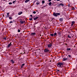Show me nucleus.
<instances>
[{
  "label": "nucleus",
  "instance_id": "nucleus-1",
  "mask_svg": "<svg viewBox=\"0 0 77 77\" xmlns=\"http://www.w3.org/2000/svg\"><path fill=\"white\" fill-rule=\"evenodd\" d=\"M60 15V13H56L54 12L53 14V15L56 17H57V16Z\"/></svg>",
  "mask_w": 77,
  "mask_h": 77
},
{
  "label": "nucleus",
  "instance_id": "nucleus-2",
  "mask_svg": "<svg viewBox=\"0 0 77 77\" xmlns=\"http://www.w3.org/2000/svg\"><path fill=\"white\" fill-rule=\"evenodd\" d=\"M58 67L59 68H62L63 66V63H58Z\"/></svg>",
  "mask_w": 77,
  "mask_h": 77
},
{
  "label": "nucleus",
  "instance_id": "nucleus-3",
  "mask_svg": "<svg viewBox=\"0 0 77 77\" xmlns=\"http://www.w3.org/2000/svg\"><path fill=\"white\" fill-rule=\"evenodd\" d=\"M44 52H45V53H46L47 52H48L49 51H50L47 49H45L44 50Z\"/></svg>",
  "mask_w": 77,
  "mask_h": 77
},
{
  "label": "nucleus",
  "instance_id": "nucleus-4",
  "mask_svg": "<svg viewBox=\"0 0 77 77\" xmlns=\"http://www.w3.org/2000/svg\"><path fill=\"white\" fill-rule=\"evenodd\" d=\"M60 6H64V5H63V4L61 3V4H60L59 5H58V7H60Z\"/></svg>",
  "mask_w": 77,
  "mask_h": 77
},
{
  "label": "nucleus",
  "instance_id": "nucleus-5",
  "mask_svg": "<svg viewBox=\"0 0 77 77\" xmlns=\"http://www.w3.org/2000/svg\"><path fill=\"white\" fill-rule=\"evenodd\" d=\"M52 46V44L51 43L50 44L48 45V48H49V47H51Z\"/></svg>",
  "mask_w": 77,
  "mask_h": 77
},
{
  "label": "nucleus",
  "instance_id": "nucleus-6",
  "mask_svg": "<svg viewBox=\"0 0 77 77\" xmlns=\"http://www.w3.org/2000/svg\"><path fill=\"white\" fill-rule=\"evenodd\" d=\"M35 35H36V33L35 32H32L31 33V35L32 36H34Z\"/></svg>",
  "mask_w": 77,
  "mask_h": 77
},
{
  "label": "nucleus",
  "instance_id": "nucleus-7",
  "mask_svg": "<svg viewBox=\"0 0 77 77\" xmlns=\"http://www.w3.org/2000/svg\"><path fill=\"white\" fill-rule=\"evenodd\" d=\"M63 60L64 61H65V60H68V59L67 58H63Z\"/></svg>",
  "mask_w": 77,
  "mask_h": 77
},
{
  "label": "nucleus",
  "instance_id": "nucleus-8",
  "mask_svg": "<svg viewBox=\"0 0 77 77\" xmlns=\"http://www.w3.org/2000/svg\"><path fill=\"white\" fill-rule=\"evenodd\" d=\"M20 22L21 23V24H23V23H25V21H23L22 20H21L20 21Z\"/></svg>",
  "mask_w": 77,
  "mask_h": 77
},
{
  "label": "nucleus",
  "instance_id": "nucleus-9",
  "mask_svg": "<svg viewBox=\"0 0 77 77\" xmlns=\"http://www.w3.org/2000/svg\"><path fill=\"white\" fill-rule=\"evenodd\" d=\"M63 18H60V21H63Z\"/></svg>",
  "mask_w": 77,
  "mask_h": 77
},
{
  "label": "nucleus",
  "instance_id": "nucleus-10",
  "mask_svg": "<svg viewBox=\"0 0 77 77\" xmlns=\"http://www.w3.org/2000/svg\"><path fill=\"white\" fill-rule=\"evenodd\" d=\"M23 14V12L22 11H20L18 13V15H21V14Z\"/></svg>",
  "mask_w": 77,
  "mask_h": 77
},
{
  "label": "nucleus",
  "instance_id": "nucleus-11",
  "mask_svg": "<svg viewBox=\"0 0 77 77\" xmlns=\"http://www.w3.org/2000/svg\"><path fill=\"white\" fill-rule=\"evenodd\" d=\"M30 2V0H26L25 1V2L27 3V2Z\"/></svg>",
  "mask_w": 77,
  "mask_h": 77
},
{
  "label": "nucleus",
  "instance_id": "nucleus-12",
  "mask_svg": "<svg viewBox=\"0 0 77 77\" xmlns=\"http://www.w3.org/2000/svg\"><path fill=\"white\" fill-rule=\"evenodd\" d=\"M38 17H35L34 18V20H37V19H38Z\"/></svg>",
  "mask_w": 77,
  "mask_h": 77
},
{
  "label": "nucleus",
  "instance_id": "nucleus-13",
  "mask_svg": "<svg viewBox=\"0 0 77 77\" xmlns=\"http://www.w3.org/2000/svg\"><path fill=\"white\" fill-rule=\"evenodd\" d=\"M11 45H12V44H11V43H10L8 45V47H10V46H11Z\"/></svg>",
  "mask_w": 77,
  "mask_h": 77
},
{
  "label": "nucleus",
  "instance_id": "nucleus-14",
  "mask_svg": "<svg viewBox=\"0 0 77 77\" xmlns=\"http://www.w3.org/2000/svg\"><path fill=\"white\" fill-rule=\"evenodd\" d=\"M11 62L12 63H14V60H11Z\"/></svg>",
  "mask_w": 77,
  "mask_h": 77
},
{
  "label": "nucleus",
  "instance_id": "nucleus-15",
  "mask_svg": "<svg viewBox=\"0 0 77 77\" xmlns=\"http://www.w3.org/2000/svg\"><path fill=\"white\" fill-rule=\"evenodd\" d=\"M25 65V64H23L21 65V68H22L23 67V66H24Z\"/></svg>",
  "mask_w": 77,
  "mask_h": 77
},
{
  "label": "nucleus",
  "instance_id": "nucleus-16",
  "mask_svg": "<svg viewBox=\"0 0 77 77\" xmlns=\"http://www.w3.org/2000/svg\"><path fill=\"white\" fill-rule=\"evenodd\" d=\"M54 36H57V33H56V32L54 33Z\"/></svg>",
  "mask_w": 77,
  "mask_h": 77
},
{
  "label": "nucleus",
  "instance_id": "nucleus-17",
  "mask_svg": "<svg viewBox=\"0 0 77 77\" xmlns=\"http://www.w3.org/2000/svg\"><path fill=\"white\" fill-rule=\"evenodd\" d=\"M67 50H68V51H69V50H71V48H67Z\"/></svg>",
  "mask_w": 77,
  "mask_h": 77
},
{
  "label": "nucleus",
  "instance_id": "nucleus-18",
  "mask_svg": "<svg viewBox=\"0 0 77 77\" xmlns=\"http://www.w3.org/2000/svg\"><path fill=\"white\" fill-rule=\"evenodd\" d=\"M52 4V3H51V2H50L49 3V6H51V5Z\"/></svg>",
  "mask_w": 77,
  "mask_h": 77
},
{
  "label": "nucleus",
  "instance_id": "nucleus-19",
  "mask_svg": "<svg viewBox=\"0 0 77 77\" xmlns=\"http://www.w3.org/2000/svg\"><path fill=\"white\" fill-rule=\"evenodd\" d=\"M50 35L51 36H54V34H50Z\"/></svg>",
  "mask_w": 77,
  "mask_h": 77
},
{
  "label": "nucleus",
  "instance_id": "nucleus-20",
  "mask_svg": "<svg viewBox=\"0 0 77 77\" xmlns=\"http://www.w3.org/2000/svg\"><path fill=\"white\" fill-rule=\"evenodd\" d=\"M75 23V21H73L72 22V24H74Z\"/></svg>",
  "mask_w": 77,
  "mask_h": 77
},
{
  "label": "nucleus",
  "instance_id": "nucleus-21",
  "mask_svg": "<svg viewBox=\"0 0 77 77\" xmlns=\"http://www.w3.org/2000/svg\"><path fill=\"white\" fill-rule=\"evenodd\" d=\"M58 35H59V36H60V35L61 33L60 32H58Z\"/></svg>",
  "mask_w": 77,
  "mask_h": 77
},
{
  "label": "nucleus",
  "instance_id": "nucleus-22",
  "mask_svg": "<svg viewBox=\"0 0 77 77\" xmlns=\"http://www.w3.org/2000/svg\"><path fill=\"white\" fill-rule=\"evenodd\" d=\"M45 3V1H42V3L44 4Z\"/></svg>",
  "mask_w": 77,
  "mask_h": 77
},
{
  "label": "nucleus",
  "instance_id": "nucleus-23",
  "mask_svg": "<svg viewBox=\"0 0 77 77\" xmlns=\"http://www.w3.org/2000/svg\"><path fill=\"white\" fill-rule=\"evenodd\" d=\"M39 2H37L36 3V5H39Z\"/></svg>",
  "mask_w": 77,
  "mask_h": 77
},
{
  "label": "nucleus",
  "instance_id": "nucleus-24",
  "mask_svg": "<svg viewBox=\"0 0 77 77\" xmlns=\"http://www.w3.org/2000/svg\"><path fill=\"white\" fill-rule=\"evenodd\" d=\"M9 19H10V20H11V19H12V17H9Z\"/></svg>",
  "mask_w": 77,
  "mask_h": 77
},
{
  "label": "nucleus",
  "instance_id": "nucleus-25",
  "mask_svg": "<svg viewBox=\"0 0 77 77\" xmlns=\"http://www.w3.org/2000/svg\"><path fill=\"white\" fill-rule=\"evenodd\" d=\"M12 3H11V2H9V5H12Z\"/></svg>",
  "mask_w": 77,
  "mask_h": 77
},
{
  "label": "nucleus",
  "instance_id": "nucleus-26",
  "mask_svg": "<svg viewBox=\"0 0 77 77\" xmlns=\"http://www.w3.org/2000/svg\"><path fill=\"white\" fill-rule=\"evenodd\" d=\"M68 56H69V57L70 58H71V55H69Z\"/></svg>",
  "mask_w": 77,
  "mask_h": 77
},
{
  "label": "nucleus",
  "instance_id": "nucleus-27",
  "mask_svg": "<svg viewBox=\"0 0 77 77\" xmlns=\"http://www.w3.org/2000/svg\"><path fill=\"white\" fill-rule=\"evenodd\" d=\"M18 32H20V30L19 29H18Z\"/></svg>",
  "mask_w": 77,
  "mask_h": 77
},
{
  "label": "nucleus",
  "instance_id": "nucleus-28",
  "mask_svg": "<svg viewBox=\"0 0 77 77\" xmlns=\"http://www.w3.org/2000/svg\"><path fill=\"white\" fill-rule=\"evenodd\" d=\"M68 37H69V38H71V37L70 36H69V35L68 36Z\"/></svg>",
  "mask_w": 77,
  "mask_h": 77
},
{
  "label": "nucleus",
  "instance_id": "nucleus-29",
  "mask_svg": "<svg viewBox=\"0 0 77 77\" xmlns=\"http://www.w3.org/2000/svg\"><path fill=\"white\" fill-rule=\"evenodd\" d=\"M9 17V15H7L6 16V17Z\"/></svg>",
  "mask_w": 77,
  "mask_h": 77
},
{
  "label": "nucleus",
  "instance_id": "nucleus-30",
  "mask_svg": "<svg viewBox=\"0 0 77 77\" xmlns=\"http://www.w3.org/2000/svg\"><path fill=\"white\" fill-rule=\"evenodd\" d=\"M33 20L32 18H30L29 19V20Z\"/></svg>",
  "mask_w": 77,
  "mask_h": 77
},
{
  "label": "nucleus",
  "instance_id": "nucleus-31",
  "mask_svg": "<svg viewBox=\"0 0 77 77\" xmlns=\"http://www.w3.org/2000/svg\"><path fill=\"white\" fill-rule=\"evenodd\" d=\"M16 2V1H13V3L14 4L15 2Z\"/></svg>",
  "mask_w": 77,
  "mask_h": 77
},
{
  "label": "nucleus",
  "instance_id": "nucleus-32",
  "mask_svg": "<svg viewBox=\"0 0 77 77\" xmlns=\"http://www.w3.org/2000/svg\"><path fill=\"white\" fill-rule=\"evenodd\" d=\"M33 13L34 14H35L36 13L35 11H33Z\"/></svg>",
  "mask_w": 77,
  "mask_h": 77
},
{
  "label": "nucleus",
  "instance_id": "nucleus-33",
  "mask_svg": "<svg viewBox=\"0 0 77 77\" xmlns=\"http://www.w3.org/2000/svg\"><path fill=\"white\" fill-rule=\"evenodd\" d=\"M68 6L69 7V6H70V4H68Z\"/></svg>",
  "mask_w": 77,
  "mask_h": 77
},
{
  "label": "nucleus",
  "instance_id": "nucleus-34",
  "mask_svg": "<svg viewBox=\"0 0 77 77\" xmlns=\"http://www.w3.org/2000/svg\"><path fill=\"white\" fill-rule=\"evenodd\" d=\"M7 15H8L9 14V13H8L7 14Z\"/></svg>",
  "mask_w": 77,
  "mask_h": 77
},
{
  "label": "nucleus",
  "instance_id": "nucleus-35",
  "mask_svg": "<svg viewBox=\"0 0 77 77\" xmlns=\"http://www.w3.org/2000/svg\"><path fill=\"white\" fill-rule=\"evenodd\" d=\"M4 39L6 40V37H5L4 38Z\"/></svg>",
  "mask_w": 77,
  "mask_h": 77
},
{
  "label": "nucleus",
  "instance_id": "nucleus-36",
  "mask_svg": "<svg viewBox=\"0 0 77 77\" xmlns=\"http://www.w3.org/2000/svg\"><path fill=\"white\" fill-rule=\"evenodd\" d=\"M10 23H13V22L11 21V22H10Z\"/></svg>",
  "mask_w": 77,
  "mask_h": 77
},
{
  "label": "nucleus",
  "instance_id": "nucleus-37",
  "mask_svg": "<svg viewBox=\"0 0 77 77\" xmlns=\"http://www.w3.org/2000/svg\"><path fill=\"white\" fill-rule=\"evenodd\" d=\"M51 0H48V2H51Z\"/></svg>",
  "mask_w": 77,
  "mask_h": 77
},
{
  "label": "nucleus",
  "instance_id": "nucleus-38",
  "mask_svg": "<svg viewBox=\"0 0 77 77\" xmlns=\"http://www.w3.org/2000/svg\"><path fill=\"white\" fill-rule=\"evenodd\" d=\"M71 26H73V24H72H72H71Z\"/></svg>",
  "mask_w": 77,
  "mask_h": 77
},
{
  "label": "nucleus",
  "instance_id": "nucleus-39",
  "mask_svg": "<svg viewBox=\"0 0 77 77\" xmlns=\"http://www.w3.org/2000/svg\"><path fill=\"white\" fill-rule=\"evenodd\" d=\"M57 71H59V70L58 69Z\"/></svg>",
  "mask_w": 77,
  "mask_h": 77
},
{
  "label": "nucleus",
  "instance_id": "nucleus-40",
  "mask_svg": "<svg viewBox=\"0 0 77 77\" xmlns=\"http://www.w3.org/2000/svg\"><path fill=\"white\" fill-rule=\"evenodd\" d=\"M30 17H32V15H30Z\"/></svg>",
  "mask_w": 77,
  "mask_h": 77
},
{
  "label": "nucleus",
  "instance_id": "nucleus-41",
  "mask_svg": "<svg viewBox=\"0 0 77 77\" xmlns=\"http://www.w3.org/2000/svg\"><path fill=\"white\" fill-rule=\"evenodd\" d=\"M57 1H60V0H57Z\"/></svg>",
  "mask_w": 77,
  "mask_h": 77
},
{
  "label": "nucleus",
  "instance_id": "nucleus-42",
  "mask_svg": "<svg viewBox=\"0 0 77 77\" xmlns=\"http://www.w3.org/2000/svg\"><path fill=\"white\" fill-rule=\"evenodd\" d=\"M44 7H42V8H44Z\"/></svg>",
  "mask_w": 77,
  "mask_h": 77
},
{
  "label": "nucleus",
  "instance_id": "nucleus-43",
  "mask_svg": "<svg viewBox=\"0 0 77 77\" xmlns=\"http://www.w3.org/2000/svg\"><path fill=\"white\" fill-rule=\"evenodd\" d=\"M68 36H69V35H68Z\"/></svg>",
  "mask_w": 77,
  "mask_h": 77
},
{
  "label": "nucleus",
  "instance_id": "nucleus-44",
  "mask_svg": "<svg viewBox=\"0 0 77 77\" xmlns=\"http://www.w3.org/2000/svg\"><path fill=\"white\" fill-rule=\"evenodd\" d=\"M36 11H37V12H38V10H37Z\"/></svg>",
  "mask_w": 77,
  "mask_h": 77
},
{
  "label": "nucleus",
  "instance_id": "nucleus-45",
  "mask_svg": "<svg viewBox=\"0 0 77 77\" xmlns=\"http://www.w3.org/2000/svg\"><path fill=\"white\" fill-rule=\"evenodd\" d=\"M50 62H51V60H50Z\"/></svg>",
  "mask_w": 77,
  "mask_h": 77
},
{
  "label": "nucleus",
  "instance_id": "nucleus-46",
  "mask_svg": "<svg viewBox=\"0 0 77 77\" xmlns=\"http://www.w3.org/2000/svg\"><path fill=\"white\" fill-rule=\"evenodd\" d=\"M44 7H45V6Z\"/></svg>",
  "mask_w": 77,
  "mask_h": 77
}]
</instances>
